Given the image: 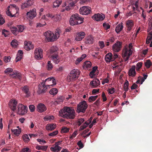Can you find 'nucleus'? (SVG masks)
<instances>
[{"instance_id":"5","label":"nucleus","mask_w":152,"mask_h":152,"mask_svg":"<svg viewBox=\"0 0 152 152\" xmlns=\"http://www.w3.org/2000/svg\"><path fill=\"white\" fill-rule=\"evenodd\" d=\"M88 107L86 102L85 101L80 102L77 104L76 111L78 113L80 112L85 113Z\"/></svg>"},{"instance_id":"46","label":"nucleus","mask_w":152,"mask_h":152,"mask_svg":"<svg viewBox=\"0 0 152 152\" xmlns=\"http://www.w3.org/2000/svg\"><path fill=\"white\" fill-rule=\"evenodd\" d=\"M69 130V128L66 127L64 126L61 129V132L63 133H66L68 132Z\"/></svg>"},{"instance_id":"40","label":"nucleus","mask_w":152,"mask_h":152,"mask_svg":"<svg viewBox=\"0 0 152 152\" xmlns=\"http://www.w3.org/2000/svg\"><path fill=\"white\" fill-rule=\"evenodd\" d=\"M129 83L128 80H126L124 83V88L125 91H127L129 90Z\"/></svg>"},{"instance_id":"63","label":"nucleus","mask_w":152,"mask_h":152,"mask_svg":"<svg viewBox=\"0 0 152 152\" xmlns=\"http://www.w3.org/2000/svg\"><path fill=\"white\" fill-rule=\"evenodd\" d=\"M83 59L81 57L78 58L76 60L75 62V64H77L80 63V62Z\"/></svg>"},{"instance_id":"2","label":"nucleus","mask_w":152,"mask_h":152,"mask_svg":"<svg viewBox=\"0 0 152 152\" xmlns=\"http://www.w3.org/2000/svg\"><path fill=\"white\" fill-rule=\"evenodd\" d=\"M84 19L83 18L81 17L77 14L75 13L71 16L69 20L70 23L72 26L81 24L83 23Z\"/></svg>"},{"instance_id":"8","label":"nucleus","mask_w":152,"mask_h":152,"mask_svg":"<svg viewBox=\"0 0 152 152\" xmlns=\"http://www.w3.org/2000/svg\"><path fill=\"white\" fill-rule=\"evenodd\" d=\"M48 86H45V81L41 83L38 86V93L39 94L45 93L47 91Z\"/></svg>"},{"instance_id":"27","label":"nucleus","mask_w":152,"mask_h":152,"mask_svg":"<svg viewBox=\"0 0 152 152\" xmlns=\"http://www.w3.org/2000/svg\"><path fill=\"white\" fill-rule=\"evenodd\" d=\"M61 149V147L55 144L53 145V147L50 148V150L54 152H58L60 151Z\"/></svg>"},{"instance_id":"25","label":"nucleus","mask_w":152,"mask_h":152,"mask_svg":"<svg viewBox=\"0 0 152 152\" xmlns=\"http://www.w3.org/2000/svg\"><path fill=\"white\" fill-rule=\"evenodd\" d=\"M47 20V19L46 18V17L45 15H43L42 16V18L40 20V23H37V27H43V26H45L46 25V23L45 21H44V23H43V22L42 23V20Z\"/></svg>"},{"instance_id":"61","label":"nucleus","mask_w":152,"mask_h":152,"mask_svg":"<svg viewBox=\"0 0 152 152\" xmlns=\"http://www.w3.org/2000/svg\"><path fill=\"white\" fill-rule=\"evenodd\" d=\"M99 45L101 48H102L104 46V42L103 41H99Z\"/></svg>"},{"instance_id":"20","label":"nucleus","mask_w":152,"mask_h":152,"mask_svg":"<svg viewBox=\"0 0 152 152\" xmlns=\"http://www.w3.org/2000/svg\"><path fill=\"white\" fill-rule=\"evenodd\" d=\"M94 42V37L91 35H89L85 38V42L87 44H92Z\"/></svg>"},{"instance_id":"47","label":"nucleus","mask_w":152,"mask_h":152,"mask_svg":"<svg viewBox=\"0 0 152 152\" xmlns=\"http://www.w3.org/2000/svg\"><path fill=\"white\" fill-rule=\"evenodd\" d=\"M145 66L147 68H149L151 66V62L150 60H147L145 63Z\"/></svg>"},{"instance_id":"31","label":"nucleus","mask_w":152,"mask_h":152,"mask_svg":"<svg viewBox=\"0 0 152 152\" xmlns=\"http://www.w3.org/2000/svg\"><path fill=\"white\" fill-rule=\"evenodd\" d=\"M91 64L90 61H86L84 62L83 67L85 69H88L91 67Z\"/></svg>"},{"instance_id":"49","label":"nucleus","mask_w":152,"mask_h":152,"mask_svg":"<svg viewBox=\"0 0 152 152\" xmlns=\"http://www.w3.org/2000/svg\"><path fill=\"white\" fill-rule=\"evenodd\" d=\"M103 26L106 30L109 29L110 28V26L108 23H107L105 22L103 24Z\"/></svg>"},{"instance_id":"45","label":"nucleus","mask_w":152,"mask_h":152,"mask_svg":"<svg viewBox=\"0 0 152 152\" xmlns=\"http://www.w3.org/2000/svg\"><path fill=\"white\" fill-rule=\"evenodd\" d=\"M85 121L83 118H79L77 122V124L79 126H80Z\"/></svg>"},{"instance_id":"14","label":"nucleus","mask_w":152,"mask_h":152,"mask_svg":"<svg viewBox=\"0 0 152 152\" xmlns=\"http://www.w3.org/2000/svg\"><path fill=\"white\" fill-rule=\"evenodd\" d=\"M100 81L97 78L94 79L89 84L92 88H96L100 85Z\"/></svg>"},{"instance_id":"62","label":"nucleus","mask_w":152,"mask_h":152,"mask_svg":"<svg viewBox=\"0 0 152 152\" xmlns=\"http://www.w3.org/2000/svg\"><path fill=\"white\" fill-rule=\"evenodd\" d=\"M53 118V116H46L44 118V119L46 121H48V120H51Z\"/></svg>"},{"instance_id":"52","label":"nucleus","mask_w":152,"mask_h":152,"mask_svg":"<svg viewBox=\"0 0 152 152\" xmlns=\"http://www.w3.org/2000/svg\"><path fill=\"white\" fill-rule=\"evenodd\" d=\"M13 69L11 68H8L6 69L4 71V73L7 74L9 72H12L13 71Z\"/></svg>"},{"instance_id":"55","label":"nucleus","mask_w":152,"mask_h":152,"mask_svg":"<svg viewBox=\"0 0 152 152\" xmlns=\"http://www.w3.org/2000/svg\"><path fill=\"white\" fill-rule=\"evenodd\" d=\"M31 150L28 147L23 148L21 150V152H30Z\"/></svg>"},{"instance_id":"33","label":"nucleus","mask_w":152,"mask_h":152,"mask_svg":"<svg viewBox=\"0 0 152 152\" xmlns=\"http://www.w3.org/2000/svg\"><path fill=\"white\" fill-rule=\"evenodd\" d=\"M97 69V67L96 66H94L93 68L92 71L90 72L89 75L91 78H93L95 77V73Z\"/></svg>"},{"instance_id":"12","label":"nucleus","mask_w":152,"mask_h":152,"mask_svg":"<svg viewBox=\"0 0 152 152\" xmlns=\"http://www.w3.org/2000/svg\"><path fill=\"white\" fill-rule=\"evenodd\" d=\"M122 43L119 41H117L113 46V51L115 52H119L121 50Z\"/></svg>"},{"instance_id":"37","label":"nucleus","mask_w":152,"mask_h":152,"mask_svg":"<svg viewBox=\"0 0 152 152\" xmlns=\"http://www.w3.org/2000/svg\"><path fill=\"white\" fill-rule=\"evenodd\" d=\"M11 45L14 48H15L18 45V42L16 39H14L11 42Z\"/></svg>"},{"instance_id":"28","label":"nucleus","mask_w":152,"mask_h":152,"mask_svg":"<svg viewBox=\"0 0 152 152\" xmlns=\"http://www.w3.org/2000/svg\"><path fill=\"white\" fill-rule=\"evenodd\" d=\"M51 81L52 82V83H53V84H51L50 85H47V86H53L56 84V81L55 80V79L53 77L48 78H47V79H46L44 81H45V82H48V81Z\"/></svg>"},{"instance_id":"54","label":"nucleus","mask_w":152,"mask_h":152,"mask_svg":"<svg viewBox=\"0 0 152 152\" xmlns=\"http://www.w3.org/2000/svg\"><path fill=\"white\" fill-rule=\"evenodd\" d=\"M58 133V131L56 130L52 133H50L48 134V135L50 136H54L57 135Z\"/></svg>"},{"instance_id":"7","label":"nucleus","mask_w":152,"mask_h":152,"mask_svg":"<svg viewBox=\"0 0 152 152\" xmlns=\"http://www.w3.org/2000/svg\"><path fill=\"white\" fill-rule=\"evenodd\" d=\"M17 113L19 115H23L26 114L28 111V107L26 106L20 104L17 107Z\"/></svg>"},{"instance_id":"1","label":"nucleus","mask_w":152,"mask_h":152,"mask_svg":"<svg viewBox=\"0 0 152 152\" xmlns=\"http://www.w3.org/2000/svg\"><path fill=\"white\" fill-rule=\"evenodd\" d=\"M75 112L73 108L64 107L59 111L60 115L66 118L74 119L75 117Z\"/></svg>"},{"instance_id":"21","label":"nucleus","mask_w":152,"mask_h":152,"mask_svg":"<svg viewBox=\"0 0 152 152\" xmlns=\"http://www.w3.org/2000/svg\"><path fill=\"white\" fill-rule=\"evenodd\" d=\"M37 110L38 112L42 113L45 111L47 108L43 104L40 103L37 106Z\"/></svg>"},{"instance_id":"30","label":"nucleus","mask_w":152,"mask_h":152,"mask_svg":"<svg viewBox=\"0 0 152 152\" xmlns=\"http://www.w3.org/2000/svg\"><path fill=\"white\" fill-rule=\"evenodd\" d=\"M56 125L55 124H48L46 126V129L48 130L51 131L55 129Z\"/></svg>"},{"instance_id":"56","label":"nucleus","mask_w":152,"mask_h":152,"mask_svg":"<svg viewBox=\"0 0 152 152\" xmlns=\"http://www.w3.org/2000/svg\"><path fill=\"white\" fill-rule=\"evenodd\" d=\"M48 70H50L53 67V65L51 63L50 61H48Z\"/></svg>"},{"instance_id":"50","label":"nucleus","mask_w":152,"mask_h":152,"mask_svg":"<svg viewBox=\"0 0 152 152\" xmlns=\"http://www.w3.org/2000/svg\"><path fill=\"white\" fill-rule=\"evenodd\" d=\"M2 34L3 35H4L5 37H6L9 34V31L5 29H4L2 31Z\"/></svg>"},{"instance_id":"36","label":"nucleus","mask_w":152,"mask_h":152,"mask_svg":"<svg viewBox=\"0 0 152 152\" xmlns=\"http://www.w3.org/2000/svg\"><path fill=\"white\" fill-rule=\"evenodd\" d=\"M12 32L14 34L17 35L18 33V28L15 27H12L10 28Z\"/></svg>"},{"instance_id":"10","label":"nucleus","mask_w":152,"mask_h":152,"mask_svg":"<svg viewBox=\"0 0 152 152\" xmlns=\"http://www.w3.org/2000/svg\"><path fill=\"white\" fill-rule=\"evenodd\" d=\"M44 35L48 41L52 42L55 41V38H53L54 34L52 31H48L44 33Z\"/></svg>"},{"instance_id":"57","label":"nucleus","mask_w":152,"mask_h":152,"mask_svg":"<svg viewBox=\"0 0 152 152\" xmlns=\"http://www.w3.org/2000/svg\"><path fill=\"white\" fill-rule=\"evenodd\" d=\"M29 109L31 112H32L35 110V107L34 105H30L29 106Z\"/></svg>"},{"instance_id":"43","label":"nucleus","mask_w":152,"mask_h":152,"mask_svg":"<svg viewBox=\"0 0 152 152\" xmlns=\"http://www.w3.org/2000/svg\"><path fill=\"white\" fill-rule=\"evenodd\" d=\"M98 97V95L90 96L88 100L90 102H91L95 100Z\"/></svg>"},{"instance_id":"39","label":"nucleus","mask_w":152,"mask_h":152,"mask_svg":"<svg viewBox=\"0 0 152 152\" xmlns=\"http://www.w3.org/2000/svg\"><path fill=\"white\" fill-rule=\"evenodd\" d=\"M62 2L61 0H56L53 3V7H58Z\"/></svg>"},{"instance_id":"19","label":"nucleus","mask_w":152,"mask_h":152,"mask_svg":"<svg viewBox=\"0 0 152 152\" xmlns=\"http://www.w3.org/2000/svg\"><path fill=\"white\" fill-rule=\"evenodd\" d=\"M33 3V0H27L21 5L22 9H24L26 8H28Z\"/></svg>"},{"instance_id":"53","label":"nucleus","mask_w":152,"mask_h":152,"mask_svg":"<svg viewBox=\"0 0 152 152\" xmlns=\"http://www.w3.org/2000/svg\"><path fill=\"white\" fill-rule=\"evenodd\" d=\"M10 59L11 57L10 56H5L4 58V61L6 63L10 61Z\"/></svg>"},{"instance_id":"26","label":"nucleus","mask_w":152,"mask_h":152,"mask_svg":"<svg viewBox=\"0 0 152 152\" xmlns=\"http://www.w3.org/2000/svg\"><path fill=\"white\" fill-rule=\"evenodd\" d=\"M112 54L110 53L107 54L105 56V61L107 62H109L111 61H113L114 60V58H112Z\"/></svg>"},{"instance_id":"11","label":"nucleus","mask_w":152,"mask_h":152,"mask_svg":"<svg viewBox=\"0 0 152 152\" xmlns=\"http://www.w3.org/2000/svg\"><path fill=\"white\" fill-rule=\"evenodd\" d=\"M34 57L35 58L39 60L42 57V50L40 48L36 49L34 51Z\"/></svg>"},{"instance_id":"29","label":"nucleus","mask_w":152,"mask_h":152,"mask_svg":"<svg viewBox=\"0 0 152 152\" xmlns=\"http://www.w3.org/2000/svg\"><path fill=\"white\" fill-rule=\"evenodd\" d=\"M23 54V51L21 50H19L18 53L17 54V57L15 59V61L17 62L20 61L22 58V55Z\"/></svg>"},{"instance_id":"32","label":"nucleus","mask_w":152,"mask_h":152,"mask_svg":"<svg viewBox=\"0 0 152 152\" xmlns=\"http://www.w3.org/2000/svg\"><path fill=\"white\" fill-rule=\"evenodd\" d=\"M123 23H121L117 25L116 27L115 31L118 34L122 30L123 28Z\"/></svg>"},{"instance_id":"3","label":"nucleus","mask_w":152,"mask_h":152,"mask_svg":"<svg viewBox=\"0 0 152 152\" xmlns=\"http://www.w3.org/2000/svg\"><path fill=\"white\" fill-rule=\"evenodd\" d=\"M58 50V48L56 46H53L52 47L50 50L51 54H53L55 53V54L51 56V58L56 64H58L60 61L59 57L56 53Z\"/></svg>"},{"instance_id":"35","label":"nucleus","mask_w":152,"mask_h":152,"mask_svg":"<svg viewBox=\"0 0 152 152\" xmlns=\"http://www.w3.org/2000/svg\"><path fill=\"white\" fill-rule=\"evenodd\" d=\"M76 3V2H75V1H72L71 3H70L69 4L68 6L66 7L65 10L67 11L71 9V7L75 5Z\"/></svg>"},{"instance_id":"44","label":"nucleus","mask_w":152,"mask_h":152,"mask_svg":"<svg viewBox=\"0 0 152 152\" xmlns=\"http://www.w3.org/2000/svg\"><path fill=\"white\" fill-rule=\"evenodd\" d=\"M11 131L15 134L17 136L21 132L20 129H15L14 130L12 129Z\"/></svg>"},{"instance_id":"42","label":"nucleus","mask_w":152,"mask_h":152,"mask_svg":"<svg viewBox=\"0 0 152 152\" xmlns=\"http://www.w3.org/2000/svg\"><path fill=\"white\" fill-rule=\"evenodd\" d=\"M58 91L57 89L54 88L51 89L49 93L51 94L55 95L57 94Z\"/></svg>"},{"instance_id":"58","label":"nucleus","mask_w":152,"mask_h":152,"mask_svg":"<svg viewBox=\"0 0 152 152\" xmlns=\"http://www.w3.org/2000/svg\"><path fill=\"white\" fill-rule=\"evenodd\" d=\"M108 93L110 94H113L115 91H114V88H109L108 90Z\"/></svg>"},{"instance_id":"18","label":"nucleus","mask_w":152,"mask_h":152,"mask_svg":"<svg viewBox=\"0 0 152 152\" xmlns=\"http://www.w3.org/2000/svg\"><path fill=\"white\" fill-rule=\"evenodd\" d=\"M85 35V33L83 32H78L77 33L75 39L77 41H80L84 38Z\"/></svg>"},{"instance_id":"4","label":"nucleus","mask_w":152,"mask_h":152,"mask_svg":"<svg viewBox=\"0 0 152 152\" xmlns=\"http://www.w3.org/2000/svg\"><path fill=\"white\" fill-rule=\"evenodd\" d=\"M80 74V71L77 69H73L72 70L69 74L67 76L68 78L70 81H73L77 79Z\"/></svg>"},{"instance_id":"22","label":"nucleus","mask_w":152,"mask_h":152,"mask_svg":"<svg viewBox=\"0 0 152 152\" xmlns=\"http://www.w3.org/2000/svg\"><path fill=\"white\" fill-rule=\"evenodd\" d=\"M126 24L127 28V29L130 31L134 26L133 21L132 20H128L126 21Z\"/></svg>"},{"instance_id":"59","label":"nucleus","mask_w":152,"mask_h":152,"mask_svg":"<svg viewBox=\"0 0 152 152\" xmlns=\"http://www.w3.org/2000/svg\"><path fill=\"white\" fill-rule=\"evenodd\" d=\"M23 139L26 141L28 142L29 141V139L27 134H25L23 137Z\"/></svg>"},{"instance_id":"16","label":"nucleus","mask_w":152,"mask_h":152,"mask_svg":"<svg viewBox=\"0 0 152 152\" xmlns=\"http://www.w3.org/2000/svg\"><path fill=\"white\" fill-rule=\"evenodd\" d=\"M105 18L104 15H101L100 14H96L92 16V18L96 20L99 21L103 20Z\"/></svg>"},{"instance_id":"9","label":"nucleus","mask_w":152,"mask_h":152,"mask_svg":"<svg viewBox=\"0 0 152 152\" xmlns=\"http://www.w3.org/2000/svg\"><path fill=\"white\" fill-rule=\"evenodd\" d=\"M80 12L82 15H88L91 13V8L87 6H83L81 7L80 9Z\"/></svg>"},{"instance_id":"60","label":"nucleus","mask_w":152,"mask_h":152,"mask_svg":"<svg viewBox=\"0 0 152 152\" xmlns=\"http://www.w3.org/2000/svg\"><path fill=\"white\" fill-rule=\"evenodd\" d=\"M77 145L80 148H82L83 147V144L82 143L81 140H80L78 142Z\"/></svg>"},{"instance_id":"34","label":"nucleus","mask_w":152,"mask_h":152,"mask_svg":"<svg viewBox=\"0 0 152 152\" xmlns=\"http://www.w3.org/2000/svg\"><path fill=\"white\" fill-rule=\"evenodd\" d=\"M10 75L14 78H17L20 80H21V75L20 73L17 72H13V74Z\"/></svg>"},{"instance_id":"41","label":"nucleus","mask_w":152,"mask_h":152,"mask_svg":"<svg viewBox=\"0 0 152 152\" xmlns=\"http://www.w3.org/2000/svg\"><path fill=\"white\" fill-rule=\"evenodd\" d=\"M10 7V6H9L8 7L7 9V11H6V14H7L10 16L11 17H15L16 16H15V14H12L11 13V12L10 11V10L9 9V8Z\"/></svg>"},{"instance_id":"64","label":"nucleus","mask_w":152,"mask_h":152,"mask_svg":"<svg viewBox=\"0 0 152 152\" xmlns=\"http://www.w3.org/2000/svg\"><path fill=\"white\" fill-rule=\"evenodd\" d=\"M137 87L138 86L135 83H134L131 87V90L137 88Z\"/></svg>"},{"instance_id":"13","label":"nucleus","mask_w":152,"mask_h":152,"mask_svg":"<svg viewBox=\"0 0 152 152\" xmlns=\"http://www.w3.org/2000/svg\"><path fill=\"white\" fill-rule=\"evenodd\" d=\"M36 10L35 9L31 10L26 13L27 18L30 19H33L36 16Z\"/></svg>"},{"instance_id":"15","label":"nucleus","mask_w":152,"mask_h":152,"mask_svg":"<svg viewBox=\"0 0 152 152\" xmlns=\"http://www.w3.org/2000/svg\"><path fill=\"white\" fill-rule=\"evenodd\" d=\"M18 102L16 100H11L9 103V106L11 109L15 111L16 109V106Z\"/></svg>"},{"instance_id":"51","label":"nucleus","mask_w":152,"mask_h":152,"mask_svg":"<svg viewBox=\"0 0 152 152\" xmlns=\"http://www.w3.org/2000/svg\"><path fill=\"white\" fill-rule=\"evenodd\" d=\"M142 65V62H139L137 64V67L136 69L137 70H139L141 68Z\"/></svg>"},{"instance_id":"48","label":"nucleus","mask_w":152,"mask_h":152,"mask_svg":"<svg viewBox=\"0 0 152 152\" xmlns=\"http://www.w3.org/2000/svg\"><path fill=\"white\" fill-rule=\"evenodd\" d=\"M17 27L18 32H22L25 28L24 26L23 25H19Z\"/></svg>"},{"instance_id":"17","label":"nucleus","mask_w":152,"mask_h":152,"mask_svg":"<svg viewBox=\"0 0 152 152\" xmlns=\"http://www.w3.org/2000/svg\"><path fill=\"white\" fill-rule=\"evenodd\" d=\"M25 49L27 51H29L33 49L34 48L33 45L30 42L25 41L24 42Z\"/></svg>"},{"instance_id":"6","label":"nucleus","mask_w":152,"mask_h":152,"mask_svg":"<svg viewBox=\"0 0 152 152\" xmlns=\"http://www.w3.org/2000/svg\"><path fill=\"white\" fill-rule=\"evenodd\" d=\"M132 50L128 49L126 47H124L123 50L122 56L125 61L129 60L130 56L132 54Z\"/></svg>"},{"instance_id":"24","label":"nucleus","mask_w":152,"mask_h":152,"mask_svg":"<svg viewBox=\"0 0 152 152\" xmlns=\"http://www.w3.org/2000/svg\"><path fill=\"white\" fill-rule=\"evenodd\" d=\"M136 71L135 70V66H133L130 69L128 72V75L129 76L134 77L136 75Z\"/></svg>"},{"instance_id":"23","label":"nucleus","mask_w":152,"mask_h":152,"mask_svg":"<svg viewBox=\"0 0 152 152\" xmlns=\"http://www.w3.org/2000/svg\"><path fill=\"white\" fill-rule=\"evenodd\" d=\"M22 91L26 94V97H28L30 95V92L29 90V88L27 86H25L23 88Z\"/></svg>"},{"instance_id":"38","label":"nucleus","mask_w":152,"mask_h":152,"mask_svg":"<svg viewBox=\"0 0 152 152\" xmlns=\"http://www.w3.org/2000/svg\"><path fill=\"white\" fill-rule=\"evenodd\" d=\"M61 32V31L59 29H57L56 31L55 35H54L53 38H55V40L56 39L58 38L59 37L60 33Z\"/></svg>"}]
</instances>
